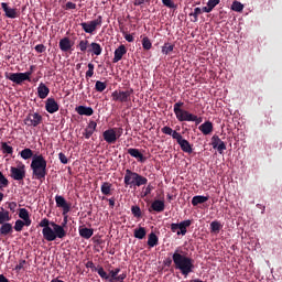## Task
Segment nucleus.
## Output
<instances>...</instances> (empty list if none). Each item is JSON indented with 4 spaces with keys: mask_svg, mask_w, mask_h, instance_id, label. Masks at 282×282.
Wrapping results in <instances>:
<instances>
[{
    "mask_svg": "<svg viewBox=\"0 0 282 282\" xmlns=\"http://www.w3.org/2000/svg\"><path fill=\"white\" fill-rule=\"evenodd\" d=\"M8 186H9V180L0 171V189L6 188Z\"/></svg>",
    "mask_w": 282,
    "mask_h": 282,
    "instance_id": "43",
    "label": "nucleus"
},
{
    "mask_svg": "<svg viewBox=\"0 0 282 282\" xmlns=\"http://www.w3.org/2000/svg\"><path fill=\"white\" fill-rule=\"evenodd\" d=\"M128 154H130L132 158L137 159L138 162L144 163L147 161V158L141 154V151L138 149H129Z\"/></svg>",
    "mask_w": 282,
    "mask_h": 282,
    "instance_id": "26",
    "label": "nucleus"
},
{
    "mask_svg": "<svg viewBox=\"0 0 282 282\" xmlns=\"http://www.w3.org/2000/svg\"><path fill=\"white\" fill-rule=\"evenodd\" d=\"M151 208L156 212V213H162L164 212L165 205L164 200H154L151 205Z\"/></svg>",
    "mask_w": 282,
    "mask_h": 282,
    "instance_id": "30",
    "label": "nucleus"
},
{
    "mask_svg": "<svg viewBox=\"0 0 282 282\" xmlns=\"http://www.w3.org/2000/svg\"><path fill=\"white\" fill-rule=\"evenodd\" d=\"M13 234V226L10 223L1 224L0 235L8 236Z\"/></svg>",
    "mask_w": 282,
    "mask_h": 282,
    "instance_id": "28",
    "label": "nucleus"
},
{
    "mask_svg": "<svg viewBox=\"0 0 282 282\" xmlns=\"http://www.w3.org/2000/svg\"><path fill=\"white\" fill-rule=\"evenodd\" d=\"M72 47H73V44L69 37L65 36L59 40V50L62 52H69Z\"/></svg>",
    "mask_w": 282,
    "mask_h": 282,
    "instance_id": "24",
    "label": "nucleus"
},
{
    "mask_svg": "<svg viewBox=\"0 0 282 282\" xmlns=\"http://www.w3.org/2000/svg\"><path fill=\"white\" fill-rule=\"evenodd\" d=\"M58 159H59L62 164H68V159L64 153H59Z\"/></svg>",
    "mask_w": 282,
    "mask_h": 282,
    "instance_id": "53",
    "label": "nucleus"
},
{
    "mask_svg": "<svg viewBox=\"0 0 282 282\" xmlns=\"http://www.w3.org/2000/svg\"><path fill=\"white\" fill-rule=\"evenodd\" d=\"M206 202H208V197H206V196H194L192 198V205L193 206H197V205L204 204Z\"/></svg>",
    "mask_w": 282,
    "mask_h": 282,
    "instance_id": "35",
    "label": "nucleus"
},
{
    "mask_svg": "<svg viewBox=\"0 0 282 282\" xmlns=\"http://www.w3.org/2000/svg\"><path fill=\"white\" fill-rule=\"evenodd\" d=\"M220 2V0H208L207 2V7H210V8H215L216 6H218Z\"/></svg>",
    "mask_w": 282,
    "mask_h": 282,
    "instance_id": "54",
    "label": "nucleus"
},
{
    "mask_svg": "<svg viewBox=\"0 0 282 282\" xmlns=\"http://www.w3.org/2000/svg\"><path fill=\"white\" fill-rule=\"evenodd\" d=\"M108 85L106 82H96L95 89L98 93H104L107 89Z\"/></svg>",
    "mask_w": 282,
    "mask_h": 282,
    "instance_id": "39",
    "label": "nucleus"
},
{
    "mask_svg": "<svg viewBox=\"0 0 282 282\" xmlns=\"http://www.w3.org/2000/svg\"><path fill=\"white\" fill-rule=\"evenodd\" d=\"M13 151H14L13 148L8 145V143L6 142L1 143V152L3 154H13Z\"/></svg>",
    "mask_w": 282,
    "mask_h": 282,
    "instance_id": "40",
    "label": "nucleus"
},
{
    "mask_svg": "<svg viewBox=\"0 0 282 282\" xmlns=\"http://www.w3.org/2000/svg\"><path fill=\"white\" fill-rule=\"evenodd\" d=\"M51 282H64V281L59 279H53Z\"/></svg>",
    "mask_w": 282,
    "mask_h": 282,
    "instance_id": "64",
    "label": "nucleus"
},
{
    "mask_svg": "<svg viewBox=\"0 0 282 282\" xmlns=\"http://www.w3.org/2000/svg\"><path fill=\"white\" fill-rule=\"evenodd\" d=\"M10 176L14 181H23L26 176L25 165H22L20 167H11Z\"/></svg>",
    "mask_w": 282,
    "mask_h": 282,
    "instance_id": "12",
    "label": "nucleus"
},
{
    "mask_svg": "<svg viewBox=\"0 0 282 282\" xmlns=\"http://www.w3.org/2000/svg\"><path fill=\"white\" fill-rule=\"evenodd\" d=\"M8 208L12 212L15 213L17 208H18V204L15 202H11L8 204Z\"/></svg>",
    "mask_w": 282,
    "mask_h": 282,
    "instance_id": "55",
    "label": "nucleus"
},
{
    "mask_svg": "<svg viewBox=\"0 0 282 282\" xmlns=\"http://www.w3.org/2000/svg\"><path fill=\"white\" fill-rule=\"evenodd\" d=\"M34 50L36 53L42 54L46 52V46L44 44H36Z\"/></svg>",
    "mask_w": 282,
    "mask_h": 282,
    "instance_id": "49",
    "label": "nucleus"
},
{
    "mask_svg": "<svg viewBox=\"0 0 282 282\" xmlns=\"http://www.w3.org/2000/svg\"><path fill=\"white\" fill-rule=\"evenodd\" d=\"M174 140H176L183 152L193 153V147H191V143L188 141L184 140L182 134L174 133Z\"/></svg>",
    "mask_w": 282,
    "mask_h": 282,
    "instance_id": "13",
    "label": "nucleus"
},
{
    "mask_svg": "<svg viewBox=\"0 0 282 282\" xmlns=\"http://www.w3.org/2000/svg\"><path fill=\"white\" fill-rule=\"evenodd\" d=\"M172 260L174 262L175 269L180 270L181 273L186 278L189 273L195 270V264H193V259L183 256L180 253V250H175L172 256Z\"/></svg>",
    "mask_w": 282,
    "mask_h": 282,
    "instance_id": "3",
    "label": "nucleus"
},
{
    "mask_svg": "<svg viewBox=\"0 0 282 282\" xmlns=\"http://www.w3.org/2000/svg\"><path fill=\"white\" fill-rule=\"evenodd\" d=\"M1 9L3 10L4 15L8 19H17L18 18L17 9L9 7V4L7 2H1Z\"/></svg>",
    "mask_w": 282,
    "mask_h": 282,
    "instance_id": "17",
    "label": "nucleus"
},
{
    "mask_svg": "<svg viewBox=\"0 0 282 282\" xmlns=\"http://www.w3.org/2000/svg\"><path fill=\"white\" fill-rule=\"evenodd\" d=\"M162 3L169 9H175V2L173 0H162Z\"/></svg>",
    "mask_w": 282,
    "mask_h": 282,
    "instance_id": "50",
    "label": "nucleus"
},
{
    "mask_svg": "<svg viewBox=\"0 0 282 282\" xmlns=\"http://www.w3.org/2000/svg\"><path fill=\"white\" fill-rule=\"evenodd\" d=\"M20 156L25 161L32 159L31 170L35 180H45L47 175V161L43 155H34V152L31 149H24L20 152Z\"/></svg>",
    "mask_w": 282,
    "mask_h": 282,
    "instance_id": "1",
    "label": "nucleus"
},
{
    "mask_svg": "<svg viewBox=\"0 0 282 282\" xmlns=\"http://www.w3.org/2000/svg\"><path fill=\"white\" fill-rule=\"evenodd\" d=\"M86 268H89V269H91L93 271H95V272H97V273H99V270H100V267H96L95 265V263L94 262H91V261H88L87 263H86Z\"/></svg>",
    "mask_w": 282,
    "mask_h": 282,
    "instance_id": "51",
    "label": "nucleus"
},
{
    "mask_svg": "<svg viewBox=\"0 0 282 282\" xmlns=\"http://www.w3.org/2000/svg\"><path fill=\"white\" fill-rule=\"evenodd\" d=\"M0 282H10L3 274H0Z\"/></svg>",
    "mask_w": 282,
    "mask_h": 282,
    "instance_id": "62",
    "label": "nucleus"
},
{
    "mask_svg": "<svg viewBox=\"0 0 282 282\" xmlns=\"http://www.w3.org/2000/svg\"><path fill=\"white\" fill-rule=\"evenodd\" d=\"M202 11L205 12V13H210V12H213V8L210 6L203 7Z\"/></svg>",
    "mask_w": 282,
    "mask_h": 282,
    "instance_id": "60",
    "label": "nucleus"
},
{
    "mask_svg": "<svg viewBox=\"0 0 282 282\" xmlns=\"http://www.w3.org/2000/svg\"><path fill=\"white\" fill-rule=\"evenodd\" d=\"M51 90L48 88V86H46V84H44L43 82H41V84H39L37 86V96L40 99H45L48 97Z\"/></svg>",
    "mask_w": 282,
    "mask_h": 282,
    "instance_id": "21",
    "label": "nucleus"
},
{
    "mask_svg": "<svg viewBox=\"0 0 282 282\" xmlns=\"http://www.w3.org/2000/svg\"><path fill=\"white\" fill-rule=\"evenodd\" d=\"M158 242H159L158 236L155 234L151 232L148 236V246L150 248H153V247L158 246Z\"/></svg>",
    "mask_w": 282,
    "mask_h": 282,
    "instance_id": "33",
    "label": "nucleus"
},
{
    "mask_svg": "<svg viewBox=\"0 0 282 282\" xmlns=\"http://www.w3.org/2000/svg\"><path fill=\"white\" fill-rule=\"evenodd\" d=\"M56 206L63 209V214H68L70 212V206L63 196H55Z\"/></svg>",
    "mask_w": 282,
    "mask_h": 282,
    "instance_id": "18",
    "label": "nucleus"
},
{
    "mask_svg": "<svg viewBox=\"0 0 282 282\" xmlns=\"http://www.w3.org/2000/svg\"><path fill=\"white\" fill-rule=\"evenodd\" d=\"M184 101H176L173 106L174 115L178 122H195L196 124L202 123V117L184 110Z\"/></svg>",
    "mask_w": 282,
    "mask_h": 282,
    "instance_id": "4",
    "label": "nucleus"
},
{
    "mask_svg": "<svg viewBox=\"0 0 282 282\" xmlns=\"http://www.w3.org/2000/svg\"><path fill=\"white\" fill-rule=\"evenodd\" d=\"M87 52L95 56H100L102 54V46L97 42H91Z\"/></svg>",
    "mask_w": 282,
    "mask_h": 282,
    "instance_id": "23",
    "label": "nucleus"
},
{
    "mask_svg": "<svg viewBox=\"0 0 282 282\" xmlns=\"http://www.w3.org/2000/svg\"><path fill=\"white\" fill-rule=\"evenodd\" d=\"M127 53H128L127 46L124 44L119 45L115 50L112 63H119L120 61H122L123 56L127 55Z\"/></svg>",
    "mask_w": 282,
    "mask_h": 282,
    "instance_id": "15",
    "label": "nucleus"
},
{
    "mask_svg": "<svg viewBox=\"0 0 282 282\" xmlns=\"http://www.w3.org/2000/svg\"><path fill=\"white\" fill-rule=\"evenodd\" d=\"M24 226H26V221H23V220H17L15 224H14V230L17 232H20L23 230Z\"/></svg>",
    "mask_w": 282,
    "mask_h": 282,
    "instance_id": "45",
    "label": "nucleus"
},
{
    "mask_svg": "<svg viewBox=\"0 0 282 282\" xmlns=\"http://www.w3.org/2000/svg\"><path fill=\"white\" fill-rule=\"evenodd\" d=\"M31 76L32 73H9L7 78L17 85H21L23 82H31Z\"/></svg>",
    "mask_w": 282,
    "mask_h": 282,
    "instance_id": "8",
    "label": "nucleus"
},
{
    "mask_svg": "<svg viewBox=\"0 0 282 282\" xmlns=\"http://www.w3.org/2000/svg\"><path fill=\"white\" fill-rule=\"evenodd\" d=\"M173 50H175V45L171 43H164V45L162 46V54L169 55L171 54V52H173Z\"/></svg>",
    "mask_w": 282,
    "mask_h": 282,
    "instance_id": "37",
    "label": "nucleus"
},
{
    "mask_svg": "<svg viewBox=\"0 0 282 282\" xmlns=\"http://www.w3.org/2000/svg\"><path fill=\"white\" fill-rule=\"evenodd\" d=\"M142 4H144V0H134L135 7L142 6Z\"/></svg>",
    "mask_w": 282,
    "mask_h": 282,
    "instance_id": "61",
    "label": "nucleus"
},
{
    "mask_svg": "<svg viewBox=\"0 0 282 282\" xmlns=\"http://www.w3.org/2000/svg\"><path fill=\"white\" fill-rule=\"evenodd\" d=\"M112 184L105 182L101 185V194L108 196L111 195Z\"/></svg>",
    "mask_w": 282,
    "mask_h": 282,
    "instance_id": "36",
    "label": "nucleus"
},
{
    "mask_svg": "<svg viewBox=\"0 0 282 282\" xmlns=\"http://www.w3.org/2000/svg\"><path fill=\"white\" fill-rule=\"evenodd\" d=\"M124 40L129 43H133L134 42V36L130 33H126L124 34Z\"/></svg>",
    "mask_w": 282,
    "mask_h": 282,
    "instance_id": "57",
    "label": "nucleus"
},
{
    "mask_svg": "<svg viewBox=\"0 0 282 282\" xmlns=\"http://www.w3.org/2000/svg\"><path fill=\"white\" fill-rule=\"evenodd\" d=\"M97 126L96 121H89L87 128H85V132L83 133L85 139L89 140L94 135Z\"/></svg>",
    "mask_w": 282,
    "mask_h": 282,
    "instance_id": "22",
    "label": "nucleus"
},
{
    "mask_svg": "<svg viewBox=\"0 0 282 282\" xmlns=\"http://www.w3.org/2000/svg\"><path fill=\"white\" fill-rule=\"evenodd\" d=\"M94 229L82 228L79 229V236L85 239H90L94 236Z\"/></svg>",
    "mask_w": 282,
    "mask_h": 282,
    "instance_id": "31",
    "label": "nucleus"
},
{
    "mask_svg": "<svg viewBox=\"0 0 282 282\" xmlns=\"http://www.w3.org/2000/svg\"><path fill=\"white\" fill-rule=\"evenodd\" d=\"M121 272L120 268H116L115 270H110L109 274L105 271L104 267H99L98 274L101 279H105L109 282H116V278Z\"/></svg>",
    "mask_w": 282,
    "mask_h": 282,
    "instance_id": "11",
    "label": "nucleus"
},
{
    "mask_svg": "<svg viewBox=\"0 0 282 282\" xmlns=\"http://www.w3.org/2000/svg\"><path fill=\"white\" fill-rule=\"evenodd\" d=\"M142 47L145 51H150L151 47H153V44L151 43V40L148 36H144L142 39Z\"/></svg>",
    "mask_w": 282,
    "mask_h": 282,
    "instance_id": "41",
    "label": "nucleus"
},
{
    "mask_svg": "<svg viewBox=\"0 0 282 282\" xmlns=\"http://www.w3.org/2000/svg\"><path fill=\"white\" fill-rule=\"evenodd\" d=\"M127 274L126 273H122V274H120V275H118L116 279H115V281H117V282H124V280L127 279Z\"/></svg>",
    "mask_w": 282,
    "mask_h": 282,
    "instance_id": "58",
    "label": "nucleus"
},
{
    "mask_svg": "<svg viewBox=\"0 0 282 282\" xmlns=\"http://www.w3.org/2000/svg\"><path fill=\"white\" fill-rule=\"evenodd\" d=\"M11 219H12V217L10 216V213L4 210V208H1V212H0V225L9 224V221Z\"/></svg>",
    "mask_w": 282,
    "mask_h": 282,
    "instance_id": "29",
    "label": "nucleus"
},
{
    "mask_svg": "<svg viewBox=\"0 0 282 282\" xmlns=\"http://www.w3.org/2000/svg\"><path fill=\"white\" fill-rule=\"evenodd\" d=\"M19 217L25 223L26 227H30L32 225V220L30 218V213L28 209L25 208L20 209Z\"/></svg>",
    "mask_w": 282,
    "mask_h": 282,
    "instance_id": "25",
    "label": "nucleus"
},
{
    "mask_svg": "<svg viewBox=\"0 0 282 282\" xmlns=\"http://www.w3.org/2000/svg\"><path fill=\"white\" fill-rule=\"evenodd\" d=\"M193 221L191 220H184L181 221L180 224H172L171 225V230L172 232H175L177 236H185L187 232V228L191 227Z\"/></svg>",
    "mask_w": 282,
    "mask_h": 282,
    "instance_id": "10",
    "label": "nucleus"
},
{
    "mask_svg": "<svg viewBox=\"0 0 282 282\" xmlns=\"http://www.w3.org/2000/svg\"><path fill=\"white\" fill-rule=\"evenodd\" d=\"M131 213L134 217H138V218H140L142 216V210L139 206H132Z\"/></svg>",
    "mask_w": 282,
    "mask_h": 282,
    "instance_id": "46",
    "label": "nucleus"
},
{
    "mask_svg": "<svg viewBox=\"0 0 282 282\" xmlns=\"http://www.w3.org/2000/svg\"><path fill=\"white\" fill-rule=\"evenodd\" d=\"M77 8V4L73 1L66 2V9L68 10H75Z\"/></svg>",
    "mask_w": 282,
    "mask_h": 282,
    "instance_id": "56",
    "label": "nucleus"
},
{
    "mask_svg": "<svg viewBox=\"0 0 282 282\" xmlns=\"http://www.w3.org/2000/svg\"><path fill=\"white\" fill-rule=\"evenodd\" d=\"M221 225L218 221H213L210 224L212 232H218L220 230Z\"/></svg>",
    "mask_w": 282,
    "mask_h": 282,
    "instance_id": "48",
    "label": "nucleus"
},
{
    "mask_svg": "<svg viewBox=\"0 0 282 282\" xmlns=\"http://www.w3.org/2000/svg\"><path fill=\"white\" fill-rule=\"evenodd\" d=\"M43 122V117L40 112H29L24 119V124L36 128Z\"/></svg>",
    "mask_w": 282,
    "mask_h": 282,
    "instance_id": "9",
    "label": "nucleus"
},
{
    "mask_svg": "<svg viewBox=\"0 0 282 282\" xmlns=\"http://www.w3.org/2000/svg\"><path fill=\"white\" fill-rule=\"evenodd\" d=\"M124 185L130 188L132 187H141L143 185H147L149 183V180L147 177L132 172L131 170H126V175H124Z\"/></svg>",
    "mask_w": 282,
    "mask_h": 282,
    "instance_id": "5",
    "label": "nucleus"
},
{
    "mask_svg": "<svg viewBox=\"0 0 282 282\" xmlns=\"http://www.w3.org/2000/svg\"><path fill=\"white\" fill-rule=\"evenodd\" d=\"M151 194V186H148L144 192V196Z\"/></svg>",
    "mask_w": 282,
    "mask_h": 282,
    "instance_id": "63",
    "label": "nucleus"
},
{
    "mask_svg": "<svg viewBox=\"0 0 282 282\" xmlns=\"http://www.w3.org/2000/svg\"><path fill=\"white\" fill-rule=\"evenodd\" d=\"M212 145L213 149H216L219 154L226 150V144L217 135L212 138Z\"/></svg>",
    "mask_w": 282,
    "mask_h": 282,
    "instance_id": "19",
    "label": "nucleus"
},
{
    "mask_svg": "<svg viewBox=\"0 0 282 282\" xmlns=\"http://www.w3.org/2000/svg\"><path fill=\"white\" fill-rule=\"evenodd\" d=\"M123 134V128H117L116 130V137L117 139H119L120 137H122Z\"/></svg>",
    "mask_w": 282,
    "mask_h": 282,
    "instance_id": "59",
    "label": "nucleus"
},
{
    "mask_svg": "<svg viewBox=\"0 0 282 282\" xmlns=\"http://www.w3.org/2000/svg\"><path fill=\"white\" fill-rule=\"evenodd\" d=\"M133 236H134V238L142 240V239H144V237H147V229H144V227L134 229Z\"/></svg>",
    "mask_w": 282,
    "mask_h": 282,
    "instance_id": "32",
    "label": "nucleus"
},
{
    "mask_svg": "<svg viewBox=\"0 0 282 282\" xmlns=\"http://www.w3.org/2000/svg\"><path fill=\"white\" fill-rule=\"evenodd\" d=\"M198 129L204 135H208L213 132V122L205 121V123H202Z\"/></svg>",
    "mask_w": 282,
    "mask_h": 282,
    "instance_id": "27",
    "label": "nucleus"
},
{
    "mask_svg": "<svg viewBox=\"0 0 282 282\" xmlns=\"http://www.w3.org/2000/svg\"><path fill=\"white\" fill-rule=\"evenodd\" d=\"M45 110L53 115L59 111V104L54 99V97H48L45 101Z\"/></svg>",
    "mask_w": 282,
    "mask_h": 282,
    "instance_id": "14",
    "label": "nucleus"
},
{
    "mask_svg": "<svg viewBox=\"0 0 282 282\" xmlns=\"http://www.w3.org/2000/svg\"><path fill=\"white\" fill-rule=\"evenodd\" d=\"M102 24V15H98L97 19L91 20L89 22H82L80 26L87 34H93L98 26Z\"/></svg>",
    "mask_w": 282,
    "mask_h": 282,
    "instance_id": "7",
    "label": "nucleus"
},
{
    "mask_svg": "<svg viewBox=\"0 0 282 282\" xmlns=\"http://www.w3.org/2000/svg\"><path fill=\"white\" fill-rule=\"evenodd\" d=\"M104 140L109 144H115L118 140L117 132L113 130V128H110L109 130H105Z\"/></svg>",
    "mask_w": 282,
    "mask_h": 282,
    "instance_id": "16",
    "label": "nucleus"
},
{
    "mask_svg": "<svg viewBox=\"0 0 282 282\" xmlns=\"http://www.w3.org/2000/svg\"><path fill=\"white\" fill-rule=\"evenodd\" d=\"M67 217L64 218L62 226L55 224L54 221H50L47 218H43L39 226L42 227L43 238L48 241H55L57 238L63 239L67 236V231L65 230V226L67 225Z\"/></svg>",
    "mask_w": 282,
    "mask_h": 282,
    "instance_id": "2",
    "label": "nucleus"
},
{
    "mask_svg": "<svg viewBox=\"0 0 282 282\" xmlns=\"http://www.w3.org/2000/svg\"><path fill=\"white\" fill-rule=\"evenodd\" d=\"M26 264L25 260H20L19 263L15 265V270L17 271H21L22 269H24V265Z\"/></svg>",
    "mask_w": 282,
    "mask_h": 282,
    "instance_id": "52",
    "label": "nucleus"
},
{
    "mask_svg": "<svg viewBox=\"0 0 282 282\" xmlns=\"http://www.w3.org/2000/svg\"><path fill=\"white\" fill-rule=\"evenodd\" d=\"M231 10L235 12H241L243 10V4L240 1L235 0L231 4Z\"/></svg>",
    "mask_w": 282,
    "mask_h": 282,
    "instance_id": "42",
    "label": "nucleus"
},
{
    "mask_svg": "<svg viewBox=\"0 0 282 282\" xmlns=\"http://www.w3.org/2000/svg\"><path fill=\"white\" fill-rule=\"evenodd\" d=\"M75 110L79 116L90 117L95 113L94 108H90V106H77Z\"/></svg>",
    "mask_w": 282,
    "mask_h": 282,
    "instance_id": "20",
    "label": "nucleus"
},
{
    "mask_svg": "<svg viewBox=\"0 0 282 282\" xmlns=\"http://www.w3.org/2000/svg\"><path fill=\"white\" fill-rule=\"evenodd\" d=\"M77 47L82 53H86L89 47V41L88 40H80Z\"/></svg>",
    "mask_w": 282,
    "mask_h": 282,
    "instance_id": "38",
    "label": "nucleus"
},
{
    "mask_svg": "<svg viewBox=\"0 0 282 282\" xmlns=\"http://www.w3.org/2000/svg\"><path fill=\"white\" fill-rule=\"evenodd\" d=\"M133 95V88H127V90H113V93H111V99L116 102L127 104L131 101Z\"/></svg>",
    "mask_w": 282,
    "mask_h": 282,
    "instance_id": "6",
    "label": "nucleus"
},
{
    "mask_svg": "<svg viewBox=\"0 0 282 282\" xmlns=\"http://www.w3.org/2000/svg\"><path fill=\"white\" fill-rule=\"evenodd\" d=\"M202 12H203L202 8L196 7L194 9V12L189 13V17H193L194 18V22H197L198 19H199V15L202 14Z\"/></svg>",
    "mask_w": 282,
    "mask_h": 282,
    "instance_id": "44",
    "label": "nucleus"
},
{
    "mask_svg": "<svg viewBox=\"0 0 282 282\" xmlns=\"http://www.w3.org/2000/svg\"><path fill=\"white\" fill-rule=\"evenodd\" d=\"M162 133L166 134V135H171L173 139H175V133L180 134V132H177V130H173V128L169 127V126H164L161 129Z\"/></svg>",
    "mask_w": 282,
    "mask_h": 282,
    "instance_id": "34",
    "label": "nucleus"
},
{
    "mask_svg": "<svg viewBox=\"0 0 282 282\" xmlns=\"http://www.w3.org/2000/svg\"><path fill=\"white\" fill-rule=\"evenodd\" d=\"M95 75V64H88V70L86 72V78H91Z\"/></svg>",
    "mask_w": 282,
    "mask_h": 282,
    "instance_id": "47",
    "label": "nucleus"
}]
</instances>
